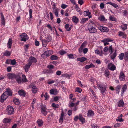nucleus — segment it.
I'll use <instances>...</instances> for the list:
<instances>
[{
	"label": "nucleus",
	"instance_id": "obj_1",
	"mask_svg": "<svg viewBox=\"0 0 128 128\" xmlns=\"http://www.w3.org/2000/svg\"><path fill=\"white\" fill-rule=\"evenodd\" d=\"M109 52H110V54L109 55L111 59L113 60H114L115 58L117 55L116 50H115L114 52H113L114 50L112 48V45L110 46L109 47Z\"/></svg>",
	"mask_w": 128,
	"mask_h": 128
},
{
	"label": "nucleus",
	"instance_id": "obj_2",
	"mask_svg": "<svg viewBox=\"0 0 128 128\" xmlns=\"http://www.w3.org/2000/svg\"><path fill=\"white\" fill-rule=\"evenodd\" d=\"M96 27L94 24L90 23L88 26V29L89 32L91 34L96 33L97 31Z\"/></svg>",
	"mask_w": 128,
	"mask_h": 128
},
{
	"label": "nucleus",
	"instance_id": "obj_3",
	"mask_svg": "<svg viewBox=\"0 0 128 128\" xmlns=\"http://www.w3.org/2000/svg\"><path fill=\"white\" fill-rule=\"evenodd\" d=\"M97 85L98 88L100 89V90L101 93L103 94L104 93L106 90V86L104 84L100 82L99 83L97 82Z\"/></svg>",
	"mask_w": 128,
	"mask_h": 128
},
{
	"label": "nucleus",
	"instance_id": "obj_4",
	"mask_svg": "<svg viewBox=\"0 0 128 128\" xmlns=\"http://www.w3.org/2000/svg\"><path fill=\"white\" fill-rule=\"evenodd\" d=\"M51 40V39L50 38V36H47L45 40H42V46L44 47H46V46L47 43L50 41Z\"/></svg>",
	"mask_w": 128,
	"mask_h": 128
},
{
	"label": "nucleus",
	"instance_id": "obj_5",
	"mask_svg": "<svg viewBox=\"0 0 128 128\" xmlns=\"http://www.w3.org/2000/svg\"><path fill=\"white\" fill-rule=\"evenodd\" d=\"M21 38V40L24 42H26L28 39V37L27 34L25 33L22 34L20 35Z\"/></svg>",
	"mask_w": 128,
	"mask_h": 128
},
{
	"label": "nucleus",
	"instance_id": "obj_6",
	"mask_svg": "<svg viewBox=\"0 0 128 128\" xmlns=\"http://www.w3.org/2000/svg\"><path fill=\"white\" fill-rule=\"evenodd\" d=\"M7 112L8 115H11L13 114L14 112V109L12 106H8L7 107Z\"/></svg>",
	"mask_w": 128,
	"mask_h": 128
},
{
	"label": "nucleus",
	"instance_id": "obj_7",
	"mask_svg": "<svg viewBox=\"0 0 128 128\" xmlns=\"http://www.w3.org/2000/svg\"><path fill=\"white\" fill-rule=\"evenodd\" d=\"M41 112L44 116H46L47 113L46 111L47 109L46 108V106H42L41 107Z\"/></svg>",
	"mask_w": 128,
	"mask_h": 128
},
{
	"label": "nucleus",
	"instance_id": "obj_8",
	"mask_svg": "<svg viewBox=\"0 0 128 128\" xmlns=\"http://www.w3.org/2000/svg\"><path fill=\"white\" fill-rule=\"evenodd\" d=\"M16 74L14 73H8L7 74V76L9 79L13 80L15 78Z\"/></svg>",
	"mask_w": 128,
	"mask_h": 128
},
{
	"label": "nucleus",
	"instance_id": "obj_9",
	"mask_svg": "<svg viewBox=\"0 0 128 128\" xmlns=\"http://www.w3.org/2000/svg\"><path fill=\"white\" fill-rule=\"evenodd\" d=\"M108 68L111 70L114 71L116 70V68L115 65L112 63L108 64Z\"/></svg>",
	"mask_w": 128,
	"mask_h": 128
},
{
	"label": "nucleus",
	"instance_id": "obj_10",
	"mask_svg": "<svg viewBox=\"0 0 128 128\" xmlns=\"http://www.w3.org/2000/svg\"><path fill=\"white\" fill-rule=\"evenodd\" d=\"M37 62L36 59L34 57H31L28 59V63L31 65L32 63H35Z\"/></svg>",
	"mask_w": 128,
	"mask_h": 128
},
{
	"label": "nucleus",
	"instance_id": "obj_11",
	"mask_svg": "<svg viewBox=\"0 0 128 128\" xmlns=\"http://www.w3.org/2000/svg\"><path fill=\"white\" fill-rule=\"evenodd\" d=\"M18 83L20 84L22 82V78L19 74H16L15 78Z\"/></svg>",
	"mask_w": 128,
	"mask_h": 128
},
{
	"label": "nucleus",
	"instance_id": "obj_12",
	"mask_svg": "<svg viewBox=\"0 0 128 128\" xmlns=\"http://www.w3.org/2000/svg\"><path fill=\"white\" fill-rule=\"evenodd\" d=\"M98 28L100 31L103 32H106L108 30V29L107 28L103 26H100L98 27Z\"/></svg>",
	"mask_w": 128,
	"mask_h": 128
},
{
	"label": "nucleus",
	"instance_id": "obj_13",
	"mask_svg": "<svg viewBox=\"0 0 128 128\" xmlns=\"http://www.w3.org/2000/svg\"><path fill=\"white\" fill-rule=\"evenodd\" d=\"M4 94H5L6 95H7V96H12V92L11 90L9 88H8L6 89V91L4 92Z\"/></svg>",
	"mask_w": 128,
	"mask_h": 128
},
{
	"label": "nucleus",
	"instance_id": "obj_14",
	"mask_svg": "<svg viewBox=\"0 0 128 128\" xmlns=\"http://www.w3.org/2000/svg\"><path fill=\"white\" fill-rule=\"evenodd\" d=\"M87 44V42H84L81 45L80 47L78 50L79 51L80 53H81L82 52V50L83 48L85 47Z\"/></svg>",
	"mask_w": 128,
	"mask_h": 128
},
{
	"label": "nucleus",
	"instance_id": "obj_15",
	"mask_svg": "<svg viewBox=\"0 0 128 128\" xmlns=\"http://www.w3.org/2000/svg\"><path fill=\"white\" fill-rule=\"evenodd\" d=\"M0 14H1V23L3 25H4L5 22L4 17L2 12H1Z\"/></svg>",
	"mask_w": 128,
	"mask_h": 128
},
{
	"label": "nucleus",
	"instance_id": "obj_16",
	"mask_svg": "<svg viewBox=\"0 0 128 128\" xmlns=\"http://www.w3.org/2000/svg\"><path fill=\"white\" fill-rule=\"evenodd\" d=\"M57 93V90L56 89H51L50 90V93L51 94L56 95Z\"/></svg>",
	"mask_w": 128,
	"mask_h": 128
},
{
	"label": "nucleus",
	"instance_id": "obj_17",
	"mask_svg": "<svg viewBox=\"0 0 128 128\" xmlns=\"http://www.w3.org/2000/svg\"><path fill=\"white\" fill-rule=\"evenodd\" d=\"M12 43V39L9 38L7 43V46L8 48H11Z\"/></svg>",
	"mask_w": 128,
	"mask_h": 128
},
{
	"label": "nucleus",
	"instance_id": "obj_18",
	"mask_svg": "<svg viewBox=\"0 0 128 128\" xmlns=\"http://www.w3.org/2000/svg\"><path fill=\"white\" fill-rule=\"evenodd\" d=\"M94 113L93 111L92 110H89L88 111L87 116L88 117L93 116L94 115Z\"/></svg>",
	"mask_w": 128,
	"mask_h": 128
},
{
	"label": "nucleus",
	"instance_id": "obj_19",
	"mask_svg": "<svg viewBox=\"0 0 128 128\" xmlns=\"http://www.w3.org/2000/svg\"><path fill=\"white\" fill-rule=\"evenodd\" d=\"M31 65L29 64L28 63L27 64L25 65L24 69L26 72H27L28 71V70L30 69V67Z\"/></svg>",
	"mask_w": 128,
	"mask_h": 128
},
{
	"label": "nucleus",
	"instance_id": "obj_20",
	"mask_svg": "<svg viewBox=\"0 0 128 128\" xmlns=\"http://www.w3.org/2000/svg\"><path fill=\"white\" fill-rule=\"evenodd\" d=\"M118 106L120 107H122L124 106V102L122 100H120L118 102Z\"/></svg>",
	"mask_w": 128,
	"mask_h": 128
},
{
	"label": "nucleus",
	"instance_id": "obj_21",
	"mask_svg": "<svg viewBox=\"0 0 128 128\" xmlns=\"http://www.w3.org/2000/svg\"><path fill=\"white\" fill-rule=\"evenodd\" d=\"M79 119L80 121L82 123H84L85 122V120L81 114H79Z\"/></svg>",
	"mask_w": 128,
	"mask_h": 128
},
{
	"label": "nucleus",
	"instance_id": "obj_22",
	"mask_svg": "<svg viewBox=\"0 0 128 128\" xmlns=\"http://www.w3.org/2000/svg\"><path fill=\"white\" fill-rule=\"evenodd\" d=\"M120 80L122 81H124L125 80L124 75L122 72H121L120 73Z\"/></svg>",
	"mask_w": 128,
	"mask_h": 128
},
{
	"label": "nucleus",
	"instance_id": "obj_23",
	"mask_svg": "<svg viewBox=\"0 0 128 128\" xmlns=\"http://www.w3.org/2000/svg\"><path fill=\"white\" fill-rule=\"evenodd\" d=\"M118 35L120 36H122V38H126V35L124 32H118Z\"/></svg>",
	"mask_w": 128,
	"mask_h": 128
},
{
	"label": "nucleus",
	"instance_id": "obj_24",
	"mask_svg": "<svg viewBox=\"0 0 128 128\" xmlns=\"http://www.w3.org/2000/svg\"><path fill=\"white\" fill-rule=\"evenodd\" d=\"M72 21L74 23L77 24L78 22V19L75 16H73L72 17Z\"/></svg>",
	"mask_w": 128,
	"mask_h": 128
},
{
	"label": "nucleus",
	"instance_id": "obj_25",
	"mask_svg": "<svg viewBox=\"0 0 128 128\" xmlns=\"http://www.w3.org/2000/svg\"><path fill=\"white\" fill-rule=\"evenodd\" d=\"M83 14L85 16H88L90 18L91 17V16H90V13L89 10L84 12Z\"/></svg>",
	"mask_w": 128,
	"mask_h": 128
},
{
	"label": "nucleus",
	"instance_id": "obj_26",
	"mask_svg": "<svg viewBox=\"0 0 128 128\" xmlns=\"http://www.w3.org/2000/svg\"><path fill=\"white\" fill-rule=\"evenodd\" d=\"M86 58L84 57L78 58L77 60L78 61H80L81 62H83L86 60Z\"/></svg>",
	"mask_w": 128,
	"mask_h": 128
},
{
	"label": "nucleus",
	"instance_id": "obj_27",
	"mask_svg": "<svg viewBox=\"0 0 128 128\" xmlns=\"http://www.w3.org/2000/svg\"><path fill=\"white\" fill-rule=\"evenodd\" d=\"M44 53L46 56H48L52 54L53 51L51 50H49L45 52Z\"/></svg>",
	"mask_w": 128,
	"mask_h": 128
},
{
	"label": "nucleus",
	"instance_id": "obj_28",
	"mask_svg": "<svg viewBox=\"0 0 128 128\" xmlns=\"http://www.w3.org/2000/svg\"><path fill=\"white\" fill-rule=\"evenodd\" d=\"M127 24H125L122 23V24L121 26V28L123 30H126L127 28Z\"/></svg>",
	"mask_w": 128,
	"mask_h": 128
},
{
	"label": "nucleus",
	"instance_id": "obj_29",
	"mask_svg": "<svg viewBox=\"0 0 128 128\" xmlns=\"http://www.w3.org/2000/svg\"><path fill=\"white\" fill-rule=\"evenodd\" d=\"M122 115L121 114L120 115L118 116V118L116 119V121L117 122H122L124 121L123 120L122 118Z\"/></svg>",
	"mask_w": 128,
	"mask_h": 128
},
{
	"label": "nucleus",
	"instance_id": "obj_30",
	"mask_svg": "<svg viewBox=\"0 0 128 128\" xmlns=\"http://www.w3.org/2000/svg\"><path fill=\"white\" fill-rule=\"evenodd\" d=\"M18 93L20 95L22 96H24L26 94L25 92L22 90L19 91Z\"/></svg>",
	"mask_w": 128,
	"mask_h": 128
},
{
	"label": "nucleus",
	"instance_id": "obj_31",
	"mask_svg": "<svg viewBox=\"0 0 128 128\" xmlns=\"http://www.w3.org/2000/svg\"><path fill=\"white\" fill-rule=\"evenodd\" d=\"M22 82H28V80L27 79L26 76L25 75L23 74L22 76Z\"/></svg>",
	"mask_w": 128,
	"mask_h": 128
},
{
	"label": "nucleus",
	"instance_id": "obj_32",
	"mask_svg": "<svg viewBox=\"0 0 128 128\" xmlns=\"http://www.w3.org/2000/svg\"><path fill=\"white\" fill-rule=\"evenodd\" d=\"M11 119L8 118H4L3 120V122L4 123H7L10 122Z\"/></svg>",
	"mask_w": 128,
	"mask_h": 128
},
{
	"label": "nucleus",
	"instance_id": "obj_33",
	"mask_svg": "<svg viewBox=\"0 0 128 128\" xmlns=\"http://www.w3.org/2000/svg\"><path fill=\"white\" fill-rule=\"evenodd\" d=\"M95 67V66L93 64H90V65H86L85 66L86 69H88L90 68H94Z\"/></svg>",
	"mask_w": 128,
	"mask_h": 128
},
{
	"label": "nucleus",
	"instance_id": "obj_34",
	"mask_svg": "<svg viewBox=\"0 0 128 128\" xmlns=\"http://www.w3.org/2000/svg\"><path fill=\"white\" fill-rule=\"evenodd\" d=\"M58 58L57 56L53 55L50 56V59L52 60H56L58 59Z\"/></svg>",
	"mask_w": 128,
	"mask_h": 128
},
{
	"label": "nucleus",
	"instance_id": "obj_35",
	"mask_svg": "<svg viewBox=\"0 0 128 128\" xmlns=\"http://www.w3.org/2000/svg\"><path fill=\"white\" fill-rule=\"evenodd\" d=\"M32 92L34 94L36 93L37 91L36 87L35 86H33L32 87Z\"/></svg>",
	"mask_w": 128,
	"mask_h": 128
},
{
	"label": "nucleus",
	"instance_id": "obj_36",
	"mask_svg": "<svg viewBox=\"0 0 128 128\" xmlns=\"http://www.w3.org/2000/svg\"><path fill=\"white\" fill-rule=\"evenodd\" d=\"M65 28L66 30L68 31H70L72 28L70 26L69 24H67L65 25Z\"/></svg>",
	"mask_w": 128,
	"mask_h": 128
},
{
	"label": "nucleus",
	"instance_id": "obj_37",
	"mask_svg": "<svg viewBox=\"0 0 128 128\" xmlns=\"http://www.w3.org/2000/svg\"><path fill=\"white\" fill-rule=\"evenodd\" d=\"M127 89V86L126 84H124L122 89V93L124 94V92L126 91Z\"/></svg>",
	"mask_w": 128,
	"mask_h": 128
},
{
	"label": "nucleus",
	"instance_id": "obj_38",
	"mask_svg": "<svg viewBox=\"0 0 128 128\" xmlns=\"http://www.w3.org/2000/svg\"><path fill=\"white\" fill-rule=\"evenodd\" d=\"M113 40H112L109 38H105L102 40V42H112Z\"/></svg>",
	"mask_w": 128,
	"mask_h": 128
},
{
	"label": "nucleus",
	"instance_id": "obj_39",
	"mask_svg": "<svg viewBox=\"0 0 128 128\" xmlns=\"http://www.w3.org/2000/svg\"><path fill=\"white\" fill-rule=\"evenodd\" d=\"M11 54V52L8 50L6 51L4 53V55L6 56H9Z\"/></svg>",
	"mask_w": 128,
	"mask_h": 128
},
{
	"label": "nucleus",
	"instance_id": "obj_40",
	"mask_svg": "<svg viewBox=\"0 0 128 128\" xmlns=\"http://www.w3.org/2000/svg\"><path fill=\"white\" fill-rule=\"evenodd\" d=\"M6 95L5 94H4V93L1 96V100H5L8 98V96H6Z\"/></svg>",
	"mask_w": 128,
	"mask_h": 128
},
{
	"label": "nucleus",
	"instance_id": "obj_41",
	"mask_svg": "<svg viewBox=\"0 0 128 128\" xmlns=\"http://www.w3.org/2000/svg\"><path fill=\"white\" fill-rule=\"evenodd\" d=\"M110 74V72L109 70L108 69H106L104 72V74L106 76L108 77L109 76Z\"/></svg>",
	"mask_w": 128,
	"mask_h": 128
},
{
	"label": "nucleus",
	"instance_id": "obj_42",
	"mask_svg": "<svg viewBox=\"0 0 128 128\" xmlns=\"http://www.w3.org/2000/svg\"><path fill=\"white\" fill-rule=\"evenodd\" d=\"M88 20V18H82L81 19V22L82 24H84Z\"/></svg>",
	"mask_w": 128,
	"mask_h": 128
},
{
	"label": "nucleus",
	"instance_id": "obj_43",
	"mask_svg": "<svg viewBox=\"0 0 128 128\" xmlns=\"http://www.w3.org/2000/svg\"><path fill=\"white\" fill-rule=\"evenodd\" d=\"M37 122L39 126H40L43 125V122L42 121L40 120H38L37 121Z\"/></svg>",
	"mask_w": 128,
	"mask_h": 128
},
{
	"label": "nucleus",
	"instance_id": "obj_44",
	"mask_svg": "<svg viewBox=\"0 0 128 128\" xmlns=\"http://www.w3.org/2000/svg\"><path fill=\"white\" fill-rule=\"evenodd\" d=\"M121 88V86L120 85L116 87L115 90H116V92H118V94L119 92H120V90Z\"/></svg>",
	"mask_w": 128,
	"mask_h": 128
},
{
	"label": "nucleus",
	"instance_id": "obj_45",
	"mask_svg": "<svg viewBox=\"0 0 128 128\" xmlns=\"http://www.w3.org/2000/svg\"><path fill=\"white\" fill-rule=\"evenodd\" d=\"M124 55V53H121L118 56L120 60H122Z\"/></svg>",
	"mask_w": 128,
	"mask_h": 128
},
{
	"label": "nucleus",
	"instance_id": "obj_46",
	"mask_svg": "<svg viewBox=\"0 0 128 128\" xmlns=\"http://www.w3.org/2000/svg\"><path fill=\"white\" fill-rule=\"evenodd\" d=\"M59 52L60 55H63L64 54H66L67 52L66 51L62 50L60 51Z\"/></svg>",
	"mask_w": 128,
	"mask_h": 128
},
{
	"label": "nucleus",
	"instance_id": "obj_47",
	"mask_svg": "<svg viewBox=\"0 0 128 128\" xmlns=\"http://www.w3.org/2000/svg\"><path fill=\"white\" fill-rule=\"evenodd\" d=\"M124 59L125 60L128 61V53L126 52L124 54Z\"/></svg>",
	"mask_w": 128,
	"mask_h": 128
},
{
	"label": "nucleus",
	"instance_id": "obj_48",
	"mask_svg": "<svg viewBox=\"0 0 128 128\" xmlns=\"http://www.w3.org/2000/svg\"><path fill=\"white\" fill-rule=\"evenodd\" d=\"M13 102L16 104H18L19 103V100L17 98L14 99L13 100Z\"/></svg>",
	"mask_w": 128,
	"mask_h": 128
},
{
	"label": "nucleus",
	"instance_id": "obj_49",
	"mask_svg": "<svg viewBox=\"0 0 128 128\" xmlns=\"http://www.w3.org/2000/svg\"><path fill=\"white\" fill-rule=\"evenodd\" d=\"M52 106L55 108H57L59 107V105L58 104H56L54 103H53L52 104Z\"/></svg>",
	"mask_w": 128,
	"mask_h": 128
},
{
	"label": "nucleus",
	"instance_id": "obj_50",
	"mask_svg": "<svg viewBox=\"0 0 128 128\" xmlns=\"http://www.w3.org/2000/svg\"><path fill=\"white\" fill-rule=\"evenodd\" d=\"M82 91V89L79 87H77L76 89V91L78 92L79 93H81Z\"/></svg>",
	"mask_w": 128,
	"mask_h": 128
},
{
	"label": "nucleus",
	"instance_id": "obj_51",
	"mask_svg": "<svg viewBox=\"0 0 128 128\" xmlns=\"http://www.w3.org/2000/svg\"><path fill=\"white\" fill-rule=\"evenodd\" d=\"M36 102V99L34 98L33 100L32 101V103L31 106L32 107V108L33 109L34 108V107L33 105Z\"/></svg>",
	"mask_w": 128,
	"mask_h": 128
},
{
	"label": "nucleus",
	"instance_id": "obj_52",
	"mask_svg": "<svg viewBox=\"0 0 128 128\" xmlns=\"http://www.w3.org/2000/svg\"><path fill=\"white\" fill-rule=\"evenodd\" d=\"M16 62L15 59H14L12 60H11V64L12 65H14L16 64Z\"/></svg>",
	"mask_w": 128,
	"mask_h": 128
},
{
	"label": "nucleus",
	"instance_id": "obj_53",
	"mask_svg": "<svg viewBox=\"0 0 128 128\" xmlns=\"http://www.w3.org/2000/svg\"><path fill=\"white\" fill-rule=\"evenodd\" d=\"M32 10L31 9H30L29 10V15L30 16V18H32Z\"/></svg>",
	"mask_w": 128,
	"mask_h": 128
},
{
	"label": "nucleus",
	"instance_id": "obj_54",
	"mask_svg": "<svg viewBox=\"0 0 128 128\" xmlns=\"http://www.w3.org/2000/svg\"><path fill=\"white\" fill-rule=\"evenodd\" d=\"M54 66L53 65H49L47 66V67L49 69H52L54 68Z\"/></svg>",
	"mask_w": 128,
	"mask_h": 128
},
{
	"label": "nucleus",
	"instance_id": "obj_55",
	"mask_svg": "<svg viewBox=\"0 0 128 128\" xmlns=\"http://www.w3.org/2000/svg\"><path fill=\"white\" fill-rule=\"evenodd\" d=\"M109 18L110 20L114 21L116 20V19L114 16H110L109 17Z\"/></svg>",
	"mask_w": 128,
	"mask_h": 128
},
{
	"label": "nucleus",
	"instance_id": "obj_56",
	"mask_svg": "<svg viewBox=\"0 0 128 128\" xmlns=\"http://www.w3.org/2000/svg\"><path fill=\"white\" fill-rule=\"evenodd\" d=\"M68 58L70 59H73L74 58V57L73 55V54H70L68 55Z\"/></svg>",
	"mask_w": 128,
	"mask_h": 128
},
{
	"label": "nucleus",
	"instance_id": "obj_57",
	"mask_svg": "<svg viewBox=\"0 0 128 128\" xmlns=\"http://www.w3.org/2000/svg\"><path fill=\"white\" fill-rule=\"evenodd\" d=\"M52 9L53 10V12H56V11H57L58 10V9H57L56 8V7L55 6L53 7Z\"/></svg>",
	"mask_w": 128,
	"mask_h": 128
},
{
	"label": "nucleus",
	"instance_id": "obj_58",
	"mask_svg": "<svg viewBox=\"0 0 128 128\" xmlns=\"http://www.w3.org/2000/svg\"><path fill=\"white\" fill-rule=\"evenodd\" d=\"M109 50V48H108V47H106L104 48L103 49V51L105 52H106Z\"/></svg>",
	"mask_w": 128,
	"mask_h": 128
},
{
	"label": "nucleus",
	"instance_id": "obj_59",
	"mask_svg": "<svg viewBox=\"0 0 128 128\" xmlns=\"http://www.w3.org/2000/svg\"><path fill=\"white\" fill-rule=\"evenodd\" d=\"M88 49L87 48H85L83 49L82 51L84 54L86 53L88 51Z\"/></svg>",
	"mask_w": 128,
	"mask_h": 128
},
{
	"label": "nucleus",
	"instance_id": "obj_60",
	"mask_svg": "<svg viewBox=\"0 0 128 128\" xmlns=\"http://www.w3.org/2000/svg\"><path fill=\"white\" fill-rule=\"evenodd\" d=\"M92 128H98V126L96 124H92Z\"/></svg>",
	"mask_w": 128,
	"mask_h": 128
},
{
	"label": "nucleus",
	"instance_id": "obj_61",
	"mask_svg": "<svg viewBox=\"0 0 128 128\" xmlns=\"http://www.w3.org/2000/svg\"><path fill=\"white\" fill-rule=\"evenodd\" d=\"M35 44L36 46H38L39 45V42L36 40L35 41Z\"/></svg>",
	"mask_w": 128,
	"mask_h": 128
},
{
	"label": "nucleus",
	"instance_id": "obj_62",
	"mask_svg": "<svg viewBox=\"0 0 128 128\" xmlns=\"http://www.w3.org/2000/svg\"><path fill=\"white\" fill-rule=\"evenodd\" d=\"M11 60L10 59H7L6 60V63L7 64H10L11 63Z\"/></svg>",
	"mask_w": 128,
	"mask_h": 128
},
{
	"label": "nucleus",
	"instance_id": "obj_63",
	"mask_svg": "<svg viewBox=\"0 0 128 128\" xmlns=\"http://www.w3.org/2000/svg\"><path fill=\"white\" fill-rule=\"evenodd\" d=\"M67 6L66 5L64 4H62L61 6V7L62 8L64 9L66 8Z\"/></svg>",
	"mask_w": 128,
	"mask_h": 128
},
{
	"label": "nucleus",
	"instance_id": "obj_64",
	"mask_svg": "<svg viewBox=\"0 0 128 128\" xmlns=\"http://www.w3.org/2000/svg\"><path fill=\"white\" fill-rule=\"evenodd\" d=\"M120 123H117L115 124L114 126V127L115 128H117L120 126Z\"/></svg>",
	"mask_w": 128,
	"mask_h": 128
}]
</instances>
